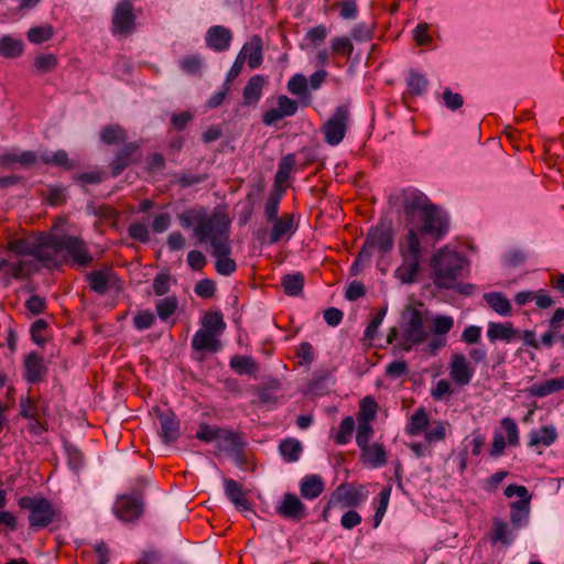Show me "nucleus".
Returning a JSON list of instances; mask_svg holds the SVG:
<instances>
[{"label": "nucleus", "instance_id": "f257e3e1", "mask_svg": "<svg viewBox=\"0 0 564 564\" xmlns=\"http://www.w3.org/2000/svg\"><path fill=\"white\" fill-rule=\"evenodd\" d=\"M181 226L192 228L196 243L214 250L230 243V220L219 212L207 213L205 207L188 208L178 215Z\"/></svg>", "mask_w": 564, "mask_h": 564}, {"label": "nucleus", "instance_id": "f03ea898", "mask_svg": "<svg viewBox=\"0 0 564 564\" xmlns=\"http://www.w3.org/2000/svg\"><path fill=\"white\" fill-rule=\"evenodd\" d=\"M50 253H53L57 261L52 270L58 269L67 262V259H70L73 265L82 268L90 267L94 261L87 243L78 236L51 234Z\"/></svg>", "mask_w": 564, "mask_h": 564}, {"label": "nucleus", "instance_id": "7ed1b4c3", "mask_svg": "<svg viewBox=\"0 0 564 564\" xmlns=\"http://www.w3.org/2000/svg\"><path fill=\"white\" fill-rule=\"evenodd\" d=\"M468 264L466 257L457 251L443 248L431 260L433 281L436 288L451 290L455 282L463 275L464 268Z\"/></svg>", "mask_w": 564, "mask_h": 564}, {"label": "nucleus", "instance_id": "20e7f679", "mask_svg": "<svg viewBox=\"0 0 564 564\" xmlns=\"http://www.w3.org/2000/svg\"><path fill=\"white\" fill-rule=\"evenodd\" d=\"M50 232H33L25 237L10 239L6 245V250L20 257L31 256L44 268L52 270L57 261L56 257L50 253Z\"/></svg>", "mask_w": 564, "mask_h": 564}, {"label": "nucleus", "instance_id": "39448f33", "mask_svg": "<svg viewBox=\"0 0 564 564\" xmlns=\"http://www.w3.org/2000/svg\"><path fill=\"white\" fill-rule=\"evenodd\" d=\"M22 510L29 511V527L32 531L48 528L61 519V511L44 497L23 496L18 500Z\"/></svg>", "mask_w": 564, "mask_h": 564}, {"label": "nucleus", "instance_id": "423d86ee", "mask_svg": "<svg viewBox=\"0 0 564 564\" xmlns=\"http://www.w3.org/2000/svg\"><path fill=\"white\" fill-rule=\"evenodd\" d=\"M142 14V9L134 7L132 0H119L112 11L111 34L113 36L128 37L137 29V19Z\"/></svg>", "mask_w": 564, "mask_h": 564}, {"label": "nucleus", "instance_id": "0eeeda50", "mask_svg": "<svg viewBox=\"0 0 564 564\" xmlns=\"http://www.w3.org/2000/svg\"><path fill=\"white\" fill-rule=\"evenodd\" d=\"M403 332L401 347L410 351L413 346L422 344L429 336L424 328L423 314L413 306H406L402 312Z\"/></svg>", "mask_w": 564, "mask_h": 564}, {"label": "nucleus", "instance_id": "6e6552de", "mask_svg": "<svg viewBox=\"0 0 564 564\" xmlns=\"http://www.w3.org/2000/svg\"><path fill=\"white\" fill-rule=\"evenodd\" d=\"M419 218L422 221L420 235L430 236L435 241L441 240L449 230L448 216L433 203Z\"/></svg>", "mask_w": 564, "mask_h": 564}, {"label": "nucleus", "instance_id": "1a4fd4ad", "mask_svg": "<svg viewBox=\"0 0 564 564\" xmlns=\"http://www.w3.org/2000/svg\"><path fill=\"white\" fill-rule=\"evenodd\" d=\"M507 498L518 496L520 499L510 503V521L514 530L528 523L531 496L525 486L511 484L503 491Z\"/></svg>", "mask_w": 564, "mask_h": 564}, {"label": "nucleus", "instance_id": "9d476101", "mask_svg": "<svg viewBox=\"0 0 564 564\" xmlns=\"http://www.w3.org/2000/svg\"><path fill=\"white\" fill-rule=\"evenodd\" d=\"M115 516L122 522H134L144 511V499L141 491L118 496L113 505Z\"/></svg>", "mask_w": 564, "mask_h": 564}, {"label": "nucleus", "instance_id": "9b49d317", "mask_svg": "<svg viewBox=\"0 0 564 564\" xmlns=\"http://www.w3.org/2000/svg\"><path fill=\"white\" fill-rule=\"evenodd\" d=\"M348 122V106H338L332 117L322 126L325 142L333 147L338 145L346 135Z\"/></svg>", "mask_w": 564, "mask_h": 564}, {"label": "nucleus", "instance_id": "f8f14e48", "mask_svg": "<svg viewBox=\"0 0 564 564\" xmlns=\"http://www.w3.org/2000/svg\"><path fill=\"white\" fill-rule=\"evenodd\" d=\"M397 202L400 203L408 221H412L415 216L420 217L432 205L423 192L413 187L403 188L397 196Z\"/></svg>", "mask_w": 564, "mask_h": 564}, {"label": "nucleus", "instance_id": "ddd939ff", "mask_svg": "<svg viewBox=\"0 0 564 564\" xmlns=\"http://www.w3.org/2000/svg\"><path fill=\"white\" fill-rule=\"evenodd\" d=\"M332 503L343 508H355L367 499V492L362 485L356 486L350 482L340 484L330 494Z\"/></svg>", "mask_w": 564, "mask_h": 564}, {"label": "nucleus", "instance_id": "4468645a", "mask_svg": "<svg viewBox=\"0 0 564 564\" xmlns=\"http://www.w3.org/2000/svg\"><path fill=\"white\" fill-rule=\"evenodd\" d=\"M48 367L37 351L29 352L23 360V379L31 383H41L46 379Z\"/></svg>", "mask_w": 564, "mask_h": 564}, {"label": "nucleus", "instance_id": "2eb2a0df", "mask_svg": "<svg viewBox=\"0 0 564 564\" xmlns=\"http://www.w3.org/2000/svg\"><path fill=\"white\" fill-rule=\"evenodd\" d=\"M367 246L381 253H387L392 250L394 245L393 231L387 225H378L371 228L366 237Z\"/></svg>", "mask_w": 564, "mask_h": 564}, {"label": "nucleus", "instance_id": "dca6fc26", "mask_svg": "<svg viewBox=\"0 0 564 564\" xmlns=\"http://www.w3.org/2000/svg\"><path fill=\"white\" fill-rule=\"evenodd\" d=\"M449 377L458 386L465 387L470 383L474 377V369L470 367L464 354H454L449 362Z\"/></svg>", "mask_w": 564, "mask_h": 564}, {"label": "nucleus", "instance_id": "f3484780", "mask_svg": "<svg viewBox=\"0 0 564 564\" xmlns=\"http://www.w3.org/2000/svg\"><path fill=\"white\" fill-rule=\"evenodd\" d=\"M139 144L130 142L124 144L111 161L109 167L113 177L119 176L128 166L135 163L138 160L134 158L139 152Z\"/></svg>", "mask_w": 564, "mask_h": 564}, {"label": "nucleus", "instance_id": "a211bd4d", "mask_svg": "<svg viewBox=\"0 0 564 564\" xmlns=\"http://www.w3.org/2000/svg\"><path fill=\"white\" fill-rule=\"evenodd\" d=\"M271 223L273 224L269 234V243L271 245L279 242L283 238L290 239L296 229L293 214L285 213Z\"/></svg>", "mask_w": 564, "mask_h": 564}, {"label": "nucleus", "instance_id": "6ab92c4d", "mask_svg": "<svg viewBox=\"0 0 564 564\" xmlns=\"http://www.w3.org/2000/svg\"><path fill=\"white\" fill-rule=\"evenodd\" d=\"M276 510L281 517L294 521H300L306 517L304 503L296 495L290 492L283 496V500Z\"/></svg>", "mask_w": 564, "mask_h": 564}, {"label": "nucleus", "instance_id": "aec40b11", "mask_svg": "<svg viewBox=\"0 0 564 564\" xmlns=\"http://www.w3.org/2000/svg\"><path fill=\"white\" fill-rule=\"evenodd\" d=\"M232 35L229 29L223 25H215L207 30L206 45L215 52L227 51L230 46Z\"/></svg>", "mask_w": 564, "mask_h": 564}, {"label": "nucleus", "instance_id": "412c9836", "mask_svg": "<svg viewBox=\"0 0 564 564\" xmlns=\"http://www.w3.org/2000/svg\"><path fill=\"white\" fill-rule=\"evenodd\" d=\"M161 425L160 436L165 444L174 443L181 435L180 420L172 411L159 414Z\"/></svg>", "mask_w": 564, "mask_h": 564}, {"label": "nucleus", "instance_id": "4be33fe9", "mask_svg": "<svg viewBox=\"0 0 564 564\" xmlns=\"http://www.w3.org/2000/svg\"><path fill=\"white\" fill-rule=\"evenodd\" d=\"M359 460L371 468H380L387 465L388 454L383 444L373 443L360 449Z\"/></svg>", "mask_w": 564, "mask_h": 564}, {"label": "nucleus", "instance_id": "5701e85b", "mask_svg": "<svg viewBox=\"0 0 564 564\" xmlns=\"http://www.w3.org/2000/svg\"><path fill=\"white\" fill-rule=\"evenodd\" d=\"M191 345L194 350L200 352H217L223 347L218 336L202 328L194 334Z\"/></svg>", "mask_w": 564, "mask_h": 564}, {"label": "nucleus", "instance_id": "b1692460", "mask_svg": "<svg viewBox=\"0 0 564 564\" xmlns=\"http://www.w3.org/2000/svg\"><path fill=\"white\" fill-rule=\"evenodd\" d=\"M561 390H564V376L551 378L543 382L533 383L532 386L528 387L524 391L530 397L545 398Z\"/></svg>", "mask_w": 564, "mask_h": 564}, {"label": "nucleus", "instance_id": "393cba45", "mask_svg": "<svg viewBox=\"0 0 564 564\" xmlns=\"http://www.w3.org/2000/svg\"><path fill=\"white\" fill-rule=\"evenodd\" d=\"M231 243L216 249L212 254L216 258L215 270L218 274L228 276L237 270V263L230 258Z\"/></svg>", "mask_w": 564, "mask_h": 564}, {"label": "nucleus", "instance_id": "a878e982", "mask_svg": "<svg viewBox=\"0 0 564 564\" xmlns=\"http://www.w3.org/2000/svg\"><path fill=\"white\" fill-rule=\"evenodd\" d=\"M295 154L293 153H289L284 156L281 158L280 162H279V165H278V171L274 175V180H273V189H286L288 188V184L286 182L289 181L290 178V175L294 169V165H295Z\"/></svg>", "mask_w": 564, "mask_h": 564}, {"label": "nucleus", "instance_id": "bb28decb", "mask_svg": "<svg viewBox=\"0 0 564 564\" xmlns=\"http://www.w3.org/2000/svg\"><path fill=\"white\" fill-rule=\"evenodd\" d=\"M225 494L226 497L236 506L239 510H250L251 503L246 497V491L242 485L234 479H225Z\"/></svg>", "mask_w": 564, "mask_h": 564}, {"label": "nucleus", "instance_id": "cd10ccee", "mask_svg": "<svg viewBox=\"0 0 564 564\" xmlns=\"http://www.w3.org/2000/svg\"><path fill=\"white\" fill-rule=\"evenodd\" d=\"M112 274L111 269L94 270L86 274V281L91 291L99 295H105L109 291V282Z\"/></svg>", "mask_w": 564, "mask_h": 564}, {"label": "nucleus", "instance_id": "c85d7f7f", "mask_svg": "<svg viewBox=\"0 0 564 564\" xmlns=\"http://www.w3.org/2000/svg\"><path fill=\"white\" fill-rule=\"evenodd\" d=\"M520 336L519 330L513 328L511 323H489L487 337L490 341L505 340L511 341Z\"/></svg>", "mask_w": 564, "mask_h": 564}, {"label": "nucleus", "instance_id": "c756f323", "mask_svg": "<svg viewBox=\"0 0 564 564\" xmlns=\"http://www.w3.org/2000/svg\"><path fill=\"white\" fill-rule=\"evenodd\" d=\"M403 262L395 270L394 275L402 283L410 284L415 282L419 270H420V259L408 258L404 251H402Z\"/></svg>", "mask_w": 564, "mask_h": 564}, {"label": "nucleus", "instance_id": "7c9ffc66", "mask_svg": "<svg viewBox=\"0 0 564 564\" xmlns=\"http://www.w3.org/2000/svg\"><path fill=\"white\" fill-rule=\"evenodd\" d=\"M8 270L4 275L7 278V284H9L11 279L14 280H25L32 276V274L36 271L34 262L31 260L19 259L18 261L10 263L7 265Z\"/></svg>", "mask_w": 564, "mask_h": 564}, {"label": "nucleus", "instance_id": "2f4dec72", "mask_svg": "<svg viewBox=\"0 0 564 564\" xmlns=\"http://www.w3.org/2000/svg\"><path fill=\"white\" fill-rule=\"evenodd\" d=\"M529 438L530 447H549L557 440V432L553 425H543L538 431H531Z\"/></svg>", "mask_w": 564, "mask_h": 564}, {"label": "nucleus", "instance_id": "473e14b6", "mask_svg": "<svg viewBox=\"0 0 564 564\" xmlns=\"http://www.w3.org/2000/svg\"><path fill=\"white\" fill-rule=\"evenodd\" d=\"M324 489V481L318 475H307L301 480L300 484L301 496L308 500H313L319 497Z\"/></svg>", "mask_w": 564, "mask_h": 564}, {"label": "nucleus", "instance_id": "72a5a7b5", "mask_svg": "<svg viewBox=\"0 0 564 564\" xmlns=\"http://www.w3.org/2000/svg\"><path fill=\"white\" fill-rule=\"evenodd\" d=\"M264 85V78L261 75H253L248 80L247 85L242 90V98L245 105L257 104L262 96V88Z\"/></svg>", "mask_w": 564, "mask_h": 564}, {"label": "nucleus", "instance_id": "f704fd0d", "mask_svg": "<svg viewBox=\"0 0 564 564\" xmlns=\"http://www.w3.org/2000/svg\"><path fill=\"white\" fill-rule=\"evenodd\" d=\"M489 536L492 544L501 543L503 545H510L513 541V535L509 529V524L498 518L492 520V529Z\"/></svg>", "mask_w": 564, "mask_h": 564}, {"label": "nucleus", "instance_id": "c9c22d12", "mask_svg": "<svg viewBox=\"0 0 564 564\" xmlns=\"http://www.w3.org/2000/svg\"><path fill=\"white\" fill-rule=\"evenodd\" d=\"M24 52V43L22 40L14 39L10 35L0 37V55L6 58H17Z\"/></svg>", "mask_w": 564, "mask_h": 564}, {"label": "nucleus", "instance_id": "e433bc0d", "mask_svg": "<svg viewBox=\"0 0 564 564\" xmlns=\"http://www.w3.org/2000/svg\"><path fill=\"white\" fill-rule=\"evenodd\" d=\"M305 278L302 272L285 274L281 279V286L289 296H299L303 293Z\"/></svg>", "mask_w": 564, "mask_h": 564}, {"label": "nucleus", "instance_id": "4c0bfd02", "mask_svg": "<svg viewBox=\"0 0 564 564\" xmlns=\"http://www.w3.org/2000/svg\"><path fill=\"white\" fill-rule=\"evenodd\" d=\"M486 303L499 315L509 316L511 315L512 307L510 301L499 292H490L484 295Z\"/></svg>", "mask_w": 564, "mask_h": 564}, {"label": "nucleus", "instance_id": "58836bf2", "mask_svg": "<svg viewBox=\"0 0 564 564\" xmlns=\"http://www.w3.org/2000/svg\"><path fill=\"white\" fill-rule=\"evenodd\" d=\"M230 368L238 375H254L259 367L251 356L235 355L229 361Z\"/></svg>", "mask_w": 564, "mask_h": 564}, {"label": "nucleus", "instance_id": "ea45409f", "mask_svg": "<svg viewBox=\"0 0 564 564\" xmlns=\"http://www.w3.org/2000/svg\"><path fill=\"white\" fill-rule=\"evenodd\" d=\"M226 323L220 312L209 311L202 318V329L219 336L224 333Z\"/></svg>", "mask_w": 564, "mask_h": 564}, {"label": "nucleus", "instance_id": "a19ab883", "mask_svg": "<svg viewBox=\"0 0 564 564\" xmlns=\"http://www.w3.org/2000/svg\"><path fill=\"white\" fill-rule=\"evenodd\" d=\"M429 415L425 408L421 406L411 415L405 432L411 436L419 435L426 430Z\"/></svg>", "mask_w": 564, "mask_h": 564}, {"label": "nucleus", "instance_id": "79ce46f5", "mask_svg": "<svg viewBox=\"0 0 564 564\" xmlns=\"http://www.w3.org/2000/svg\"><path fill=\"white\" fill-rule=\"evenodd\" d=\"M303 446L300 441L295 438H285L279 445V452L284 460L294 463L300 459Z\"/></svg>", "mask_w": 564, "mask_h": 564}, {"label": "nucleus", "instance_id": "37998d69", "mask_svg": "<svg viewBox=\"0 0 564 564\" xmlns=\"http://www.w3.org/2000/svg\"><path fill=\"white\" fill-rule=\"evenodd\" d=\"M100 139L105 144H119L123 143L127 139L124 129L119 124L105 126L100 130Z\"/></svg>", "mask_w": 564, "mask_h": 564}, {"label": "nucleus", "instance_id": "c03bdc74", "mask_svg": "<svg viewBox=\"0 0 564 564\" xmlns=\"http://www.w3.org/2000/svg\"><path fill=\"white\" fill-rule=\"evenodd\" d=\"M58 66V59L55 54H40L33 59V67L37 75H44L53 72Z\"/></svg>", "mask_w": 564, "mask_h": 564}, {"label": "nucleus", "instance_id": "a18cd8bd", "mask_svg": "<svg viewBox=\"0 0 564 564\" xmlns=\"http://www.w3.org/2000/svg\"><path fill=\"white\" fill-rule=\"evenodd\" d=\"M427 87V79L424 75L410 72L406 80V91L403 94V98L406 96H421Z\"/></svg>", "mask_w": 564, "mask_h": 564}, {"label": "nucleus", "instance_id": "49530a36", "mask_svg": "<svg viewBox=\"0 0 564 564\" xmlns=\"http://www.w3.org/2000/svg\"><path fill=\"white\" fill-rule=\"evenodd\" d=\"M284 196V189H272L264 205V216L267 221L279 218L280 203Z\"/></svg>", "mask_w": 564, "mask_h": 564}, {"label": "nucleus", "instance_id": "de8ad7c7", "mask_svg": "<svg viewBox=\"0 0 564 564\" xmlns=\"http://www.w3.org/2000/svg\"><path fill=\"white\" fill-rule=\"evenodd\" d=\"M41 413V406L39 400L26 397L20 400V414L24 419L35 421L36 425H41L39 417Z\"/></svg>", "mask_w": 564, "mask_h": 564}, {"label": "nucleus", "instance_id": "09e8293b", "mask_svg": "<svg viewBox=\"0 0 564 564\" xmlns=\"http://www.w3.org/2000/svg\"><path fill=\"white\" fill-rule=\"evenodd\" d=\"M172 183L177 184L181 188H188L194 185L200 184L208 178V174H194L188 171L174 173Z\"/></svg>", "mask_w": 564, "mask_h": 564}, {"label": "nucleus", "instance_id": "8fccbe9b", "mask_svg": "<svg viewBox=\"0 0 564 564\" xmlns=\"http://www.w3.org/2000/svg\"><path fill=\"white\" fill-rule=\"evenodd\" d=\"M419 229L411 228L405 236V247H401L400 251H404L408 258L420 259L421 240L419 238Z\"/></svg>", "mask_w": 564, "mask_h": 564}, {"label": "nucleus", "instance_id": "3c124183", "mask_svg": "<svg viewBox=\"0 0 564 564\" xmlns=\"http://www.w3.org/2000/svg\"><path fill=\"white\" fill-rule=\"evenodd\" d=\"M378 410L376 400L371 397H365L360 401L357 420L360 423H371L375 420Z\"/></svg>", "mask_w": 564, "mask_h": 564}, {"label": "nucleus", "instance_id": "603ef678", "mask_svg": "<svg viewBox=\"0 0 564 564\" xmlns=\"http://www.w3.org/2000/svg\"><path fill=\"white\" fill-rule=\"evenodd\" d=\"M41 161L44 164H52V165L62 167L66 171H70L75 167L74 163L69 160L68 154L65 150H57L52 155L42 154Z\"/></svg>", "mask_w": 564, "mask_h": 564}, {"label": "nucleus", "instance_id": "864d4df0", "mask_svg": "<svg viewBox=\"0 0 564 564\" xmlns=\"http://www.w3.org/2000/svg\"><path fill=\"white\" fill-rule=\"evenodd\" d=\"M177 307L178 300L175 295L166 296L160 300L155 305L158 316L162 321H167L176 312Z\"/></svg>", "mask_w": 564, "mask_h": 564}, {"label": "nucleus", "instance_id": "5fc2aeb1", "mask_svg": "<svg viewBox=\"0 0 564 564\" xmlns=\"http://www.w3.org/2000/svg\"><path fill=\"white\" fill-rule=\"evenodd\" d=\"M54 30L50 24L33 26L28 31V40L33 44H42L53 37Z\"/></svg>", "mask_w": 564, "mask_h": 564}, {"label": "nucleus", "instance_id": "6e6d98bb", "mask_svg": "<svg viewBox=\"0 0 564 564\" xmlns=\"http://www.w3.org/2000/svg\"><path fill=\"white\" fill-rule=\"evenodd\" d=\"M219 441L224 444L223 446H220V448L228 452L229 454L231 453V451L240 447L241 445H246L245 441L242 440L241 433L226 429L223 430Z\"/></svg>", "mask_w": 564, "mask_h": 564}, {"label": "nucleus", "instance_id": "4d7b16f0", "mask_svg": "<svg viewBox=\"0 0 564 564\" xmlns=\"http://www.w3.org/2000/svg\"><path fill=\"white\" fill-rule=\"evenodd\" d=\"M65 452H66L68 467L72 470L78 473L85 463V457H84L83 452L69 443L65 444Z\"/></svg>", "mask_w": 564, "mask_h": 564}, {"label": "nucleus", "instance_id": "13d9d810", "mask_svg": "<svg viewBox=\"0 0 564 564\" xmlns=\"http://www.w3.org/2000/svg\"><path fill=\"white\" fill-rule=\"evenodd\" d=\"M355 429V420L352 416H346L340 422L338 432L336 433L334 441L338 445L347 444L351 437Z\"/></svg>", "mask_w": 564, "mask_h": 564}, {"label": "nucleus", "instance_id": "bf43d9fd", "mask_svg": "<svg viewBox=\"0 0 564 564\" xmlns=\"http://www.w3.org/2000/svg\"><path fill=\"white\" fill-rule=\"evenodd\" d=\"M330 50L334 54L349 58L354 52V44L347 36H336L330 41Z\"/></svg>", "mask_w": 564, "mask_h": 564}, {"label": "nucleus", "instance_id": "052dcab7", "mask_svg": "<svg viewBox=\"0 0 564 564\" xmlns=\"http://www.w3.org/2000/svg\"><path fill=\"white\" fill-rule=\"evenodd\" d=\"M386 314H387V307H381L377 311V313L371 318L370 323L368 324V326L365 329V333H364L365 341L371 343L376 338L378 328L381 325Z\"/></svg>", "mask_w": 564, "mask_h": 564}, {"label": "nucleus", "instance_id": "680f3d73", "mask_svg": "<svg viewBox=\"0 0 564 564\" xmlns=\"http://www.w3.org/2000/svg\"><path fill=\"white\" fill-rule=\"evenodd\" d=\"M45 200L50 206L53 207L63 206L67 200L65 187L57 185L50 186L47 188Z\"/></svg>", "mask_w": 564, "mask_h": 564}, {"label": "nucleus", "instance_id": "e2e57ef3", "mask_svg": "<svg viewBox=\"0 0 564 564\" xmlns=\"http://www.w3.org/2000/svg\"><path fill=\"white\" fill-rule=\"evenodd\" d=\"M448 423L443 421L434 422L433 426L425 431V440L429 443L444 441L447 434Z\"/></svg>", "mask_w": 564, "mask_h": 564}, {"label": "nucleus", "instance_id": "0e129e2a", "mask_svg": "<svg viewBox=\"0 0 564 564\" xmlns=\"http://www.w3.org/2000/svg\"><path fill=\"white\" fill-rule=\"evenodd\" d=\"M133 326L138 330H145L155 323L154 314L149 310H140L133 316Z\"/></svg>", "mask_w": 564, "mask_h": 564}, {"label": "nucleus", "instance_id": "69168bd1", "mask_svg": "<svg viewBox=\"0 0 564 564\" xmlns=\"http://www.w3.org/2000/svg\"><path fill=\"white\" fill-rule=\"evenodd\" d=\"M127 231L129 237L135 241L141 243H148L150 241V231L143 223L134 221L130 224Z\"/></svg>", "mask_w": 564, "mask_h": 564}, {"label": "nucleus", "instance_id": "338daca9", "mask_svg": "<svg viewBox=\"0 0 564 564\" xmlns=\"http://www.w3.org/2000/svg\"><path fill=\"white\" fill-rule=\"evenodd\" d=\"M223 430L221 427H212L206 423H202L196 432V437L205 443H210L216 440L219 441Z\"/></svg>", "mask_w": 564, "mask_h": 564}, {"label": "nucleus", "instance_id": "774afa93", "mask_svg": "<svg viewBox=\"0 0 564 564\" xmlns=\"http://www.w3.org/2000/svg\"><path fill=\"white\" fill-rule=\"evenodd\" d=\"M454 326V319L451 316L437 315L433 319L432 332L436 336H445Z\"/></svg>", "mask_w": 564, "mask_h": 564}]
</instances>
